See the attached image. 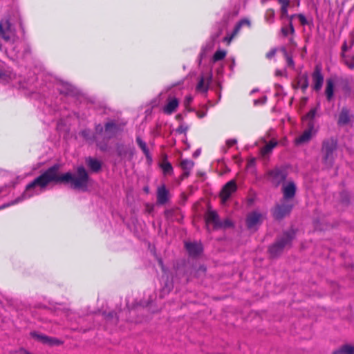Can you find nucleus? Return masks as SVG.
I'll return each instance as SVG.
<instances>
[{"label": "nucleus", "instance_id": "obj_36", "mask_svg": "<svg viewBox=\"0 0 354 354\" xmlns=\"http://www.w3.org/2000/svg\"><path fill=\"white\" fill-rule=\"evenodd\" d=\"M193 100V97L191 95L186 96L185 99V104L186 106L189 105Z\"/></svg>", "mask_w": 354, "mask_h": 354}, {"label": "nucleus", "instance_id": "obj_29", "mask_svg": "<svg viewBox=\"0 0 354 354\" xmlns=\"http://www.w3.org/2000/svg\"><path fill=\"white\" fill-rule=\"evenodd\" d=\"M161 167L165 174H169L173 171V167L169 162L163 163Z\"/></svg>", "mask_w": 354, "mask_h": 354}, {"label": "nucleus", "instance_id": "obj_15", "mask_svg": "<svg viewBox=\"0 0 354 354\" xmlns=\"http://www.w3.org/2000/svg\"><path fill=\"white\" fill-rule=\"evenodd\" d=\"M169 198V192L165 185H161L158 188L157 201L159 204H165Z\"/></svg>", "mask_w": 354, "mask_h": 354}, {"label": "nucleus", "instance_id": "obj_33", "mask_svg": "<svg viewBox=\"0 0 354 354\" xmlns=\"http://www.w3.org/2000/svg\"><path fill=\"white\" fill-rule=\"evenodd\" d=\"M297 17H298V18H299V21H300V22H301V24L302 25H305V24H307V19H306V17L304 15L299 14V15H298Z\"/></svg>", "mask_w": 354, "mask_h": 354}, {"label": "nucleus", "instance_id": "obj_34", "mask_svg": "<svg viewBox=\"0 0 354 354\" xmlns=\"http://www.w3.org/2000/svg\"><path fill=\"white\" fill-rule=\"evenodd\" d=\"M11 76H12V74H9V75H6L4 73H2L1 71H0V80H3V81H8V79H10L11 78Z\"/></svg>", "mask_w": 354, "mask_h": 354}, {"label": "nucleus", "instance_id": "obj_9", "mask_svg": "<svg viewBox=\"0 0 354 354\" xmlns=\"http://www.w3.org/2000/svg\"><path fill=\"white\" fill-rule=\"evenodd\" d=\"M353 122L354 115L347 108H342L338 116L337 124L339 126H344L351 124Z\"/></svg>", "mask_w": 354, "mask_h": 354}, {"label": "nucleus", "instance_id": "obj_35", "mask_svg": "<svg viewBox=\"0 0 354 354\" xmlns=\"http://www.w3.org/2000/svg\"><path fill=\"white\" fill-rule=\"evenodd\" d=\"M234 35H234V30L233 33L230 36H229V37L227 36L224 38V41H226L227 44H230V43L231 42V41L233 39Z\"/></svg>", "mask_w": 354, "mask_h": 354}, {"label": "nucleus", "instance_id": "obj_5", "mask_svg": "<svg viewBox=\"0 0 354 354\" xmlns=\"http://www.w3.org/2000/svg\"><path fill=\"white\" fill-rule=\"evenodd\" d=\"M179 104V99L174 95H169L165 104L162 105L161 110L163 113L166 115H171L177 111Z\"/></svg>", "mask_w": 354, "mask_h": 354}, {"label": "nucleus", "instance_id": "obj_48", "mask_svg": "<svg viewBox=\"0 0 354 354\" xmlns=\"http://www.w3.org/2000/svg\"><path fill=\"white\" fill-rule=\"evenodd\" d=\"M254 162V159L251 160L250 162V165H253Z\"/></svg>", "mask_w": 354, "mask_h": 354}, {"label": "nucleus", "instance_id": "obj_47", "mask_svg": "<svg viewBox=\"0 0 354 354\" xmlns=\"http://www.w3.org/2000/svg\"><path fill=\"white\" fill-rule=\"evenodd\" d=\"M342 49H343V50H346V44L343 46Z\"/></svg>", "mask_w": 354, "mask_h": 354}, {"label": "nucleus", "instance_id": "obj_14", "mask_svg": "<svg viewBox=\"0 0 354 354\" xmlns=\"http://www.w3.org/2000/svg\"><path fill=\"white\" fill-rule=\"evenodd\" d=\"M185 248L191 256H196L203 251L201 243H185Z\"/></svg>", "mask_w": 354, "mask_h": 354}, {"label": "nucleus", "instance_id": "obj_13", "mask_svg": "<svg viewBox=\"0 0 354 354\" xmlns=\"http://www.w3.org/2000/svg\"><path fill=\"white\" fill-rule=\"evenodd\" d=\"M262 215L258 212H253L247 218V225L249 229L253 230L261 222Z\"/></svg>", "mask_w": 354, "mask_h": 354}, {"label": "nucleus", "instance_id": "obj_38", "mask_svg": "<svg viewBox=\"0 0 354 354\" xmlns=\"http://www.w3.org/2000/svg\"><path fill=\"white\" fill-rule=\"evenodd\" d=\"M275 53H276V50L273 49V50H270V52H268L267 53L266 56L268 58H271L272 57H273L275 55Z\"/></svg>", "mask_w": 354, "mask_h": 354}, {"label": "nucleus", "instance_id": "obj_41", "mask_svg": "<svg viewBox=\"0 0 354 354\" xmlns=\"http://www.w3.org/2000/svg\"><path fill=\"white\" fill-rule=\"evenodd\" d=\"M281 31H282L283 34L285 36L288 35V30H286V29H285V28H282V29H281Z\"/></svg>", "mask_w": 354, "mask_h": 354}, {"label": "nucleus", "instance_id": "obj_4", "mask_svg": "<svg viewBox=\"0 0 354 354\" xmlns=\"http://www.w3.org/2000/svg\"><path fill=\"white\" fill-rule=\"evenodd\" d=\"M337 147V142L334 139H328L324 142L322 151L324 153L326 162L331 163L333 160V153Z\"/></svg>", "mask_w": 354, "mask_h": 354}, {"label": "nucleus", "instance_id": "obj_8", "mask_svg": "<svg viewBox=\"0 0 354 354\" xmlns=\"http://www.w3.org/2000/svg\"><path fill=\"white\" fill-rule=\"evenodd\" d=\"M236 190V185L234 180L227 183L220 193L222 203L224 204Z\"/></svg>", "mask_w": 354, "mask_h": 354}, {"label": "nucleus", "instance_id": "obj_40", "mask_svg": "<svg viewBox=\"0 0 354 354\" xmlns=\"http://www.w3.org/2000/svg\"><path fill=\"white\" fill-rule=\"evenodd\" d=\"M102 129H103V127H102V125H100H100H98V126H97V127H96V131H100V132H101V131H102Z\"/></svg>", "mask_w": 354, "mask_h": 354}, {"label": "nucleus", "instance_id": "obj_30", "mask_svg": "<svg viewBox=\"0 0 354 354\" xmlns=\"http://www.w3.org/2000/svg\"><path fill=\"white\" fill-rule=\"evenodd\" d=\"M282 52L286 58V62H287L288 66L293 68L295 66V64H294V61H293L292 58L287 54V52L284 48L282 49Z\"/></svg>", "mask_w": 354, "mask_h": 354}, {"label": "nucleus", "instance_id": "obj_44", "mask_svg": "<svg viewBox=\"0 0 354 354\" xmlns=\"http://www.w3.org/2000/svg\"><path fill=\"white\" fill-rule=\"evenodd\" d=\"M290 32H294V28H293L292 25V24H291V23L290 24Z\"/></svg>", "mask_w": 354, "mask_h": 354}, {"label": "nucleus", "instance_id": "obj_23", "mask_svg": "<svg viewBox=\"0 0 354 354\" xmlns=\"http://www.w3.org/2000/svg\"><path fill=\"white\" fill-rule=\"evenodd\" d=\"M180 165L182 169L185 171V174L188 175L189 171L194 167V162L191 160L185 159L181 161Z\"/></svg>", "mask_w": 354, "mask_h": 354}, {"label": "nucleus", "instance_id": "obj_45", "mask_svg": "<svg viewBox=\"0 0 354 354\" xmlns=\"http://www.w3.org/2000/svg\"><path fill=\"white\" fill-rule=\"evenodd\" d=\"M268 13H270L272 17H274V12L272 10H270L268 12Z\"/></svg>", "mask_w": 354, "mask_h": 354}, {"label": "nucleus", "instance_id": "obj_25", "mask_svg": "<svg viewBox=\"0 0 354 354\" xmlns=\"http://www.w3.org/2000/svg\"><path fill=\"white\" fill-rule=\"evenodd\" d=\"M243 26H250V21L247 19L241 20L234 28V35H236L239 32L241 27Z\"/></svg>", "mask_w": 354, "mask_h": 354}, {"label": "nucleus", "instance_id": "obj_22", "mask_svg": "<svg viewBox=\"0 0 354 354\" xmlns=\"http://www.w3.org/2000/svg\"><path fill=\"white\" fill-rule=\"evenodd\" d=\"M297 86L304 91L308 88V80L306 75H302L298 77Z\"/></svg>", "mask_w": 354, "mask_h": 354}, {"label": "nucleus", "instance_id": "obj_43", "mask_svg": "<svg viewBox=\"0 0 354 354\" xmlns=\"http://www.w3.org/2000/svg\"><path fill=\"white\" fill-rule=\"evenodd\" d=\"M200 153H201V151H200V150H197V151H196L194 152V156L197 157V156L200 154Z\"/></svg>", "mask_w": 354, "mask_h": 354}, {"label": "nucleus", "instance_id": "obj_49", "mask_svg": "<svg viewBox=\"0 0 354 354\" xmlns=\"http://www.w3.org/2000/svg\"><path fill=\"white\" fill-rule=\"evenodd\" d=\"M1 49V45H0V50Z\"/></svg>", "mask_w": 354, "mask_h": 354}, {"label": "nucleus", "instance_id": "obj_19", "mask_svg": "<svg viewBox=\"0 0 354 354\" xmlns=\"http://www.w3.org/2000/svg\"><path fill=\"white\" fill-rule=\"evenodd\" d=\"M333 354H354V344H347L333 351Z\"/></svg>", "mask_w": 354, "mask_h": 354}, {"label": "nucleus", "instance_id": "obj_32", "mask_svg": "<svg viewBox=\"0 0 354 354\" xmlns=\"http://www.w3.org/2000/svg\"><path fill=\"white\" fill-rule=\"evenodd\" d=\"M266 100H267L266 96L263 95L259 99L254 100V104L255 105L263 104L264 103H266Z\"/></svg>", "mask_w": 354, "mask_h": 354}, {"label": "nucleus", "instance_id": "obj_31", "mask_svg": "<svg viewBox=\"0 0 354 354\" xmlns=\"http://www.w3.org/2000/svg\"><path fill=\"white\" fill-rule=\"evenodd\" d=\"M116 129V126L113 122H108L105 126V131L107 133H111L113 131H115Z\"/></svg>", "mask_w": 354, "mask_h": 354}, {"label": "nucleus", "instance_id": "obj_21", "mask_svg": "<svg viewBox=\"0 0 354 354\" xmlns=\"http://www.w3.org/2000/svg\"><path fill=\"white\" fill-rule=\"evenodd\" d=\"M278 142L275 140H270L265 147L261 149L262 156H266L272 151V150L277 145Z\"/></svg>", "mask_w": 354, "mask_h": 354}, {"label": "nucleus", "instance_id": "obj_20", "mask_svg": "<svg viewBox=\"0 0 354 354\" xmlns=\"http://www.w3.org/2000/svg\"><path fill=\"white\" fill-rule=\"evenodd\" d=\"M86 162L88 167L93 171H97L101 168V162L96 159L88 158L86 160Z\"/></svg>", "mask_w": 354, "mask_h": 354}, {"label": "nucleus", "instance_id": "obj_6", "mask_svg": "<svg viewBox=\"0 0 354 354\" xmlns=\"http://www.w3.org/2000/svg\"><path fill=\"white\" fill-rule=\"evenodd\" d=\"M205 220L207 225L212 224L214 227H228L232 225L228 221H226L224 223H221L217 213L212 210L208 211L207 213Z\"/></svg>", "mask_w": 354, "mask_h": 354}, {"label": "nucleus", "instance_id": "obj_17", "mask_svg": "<svg viewBox=\"0 0 354 354\" xmlns=\"http://www.w3.org/2000/svg\"><path fill=\"white\" fill-rule=\"evenodd\" d=\"M335 90V82L332 79H328L326 80V85L325 88V94L328 101H330L333 98Z\"/></svg>", "mask_w": 354, "mask_h": 354}, {"label": "nucleus", "instance_id": "obj_26", "mask_svg": "<svg viewBox=\"0 0 354 354\" xmlns=\"http://www.w3.org/2000/svg\"><path fill=\"white\" fill-rule=\"evenodd\" d=\"M279 2L281 5V12L283 15H288V8L289 6L290 0H279Z\"/></svg>", "mask_w": 354, "mask_h": 354}, {"label": "nucleus", "instance_id": "obj_42", "mask_svg": "<svg viewBox=\"0 0 354 354\" xmlns=\"http://www.w3.org/2000/svg\"><path fill=\"white\" fill-rule=\"evenodd\" d=\"M158 263L160 264V266H161L162 270H165V268H164V266H163V262L161 259H159L158 260Z\"/></svg>", "mask_w": 354, "mask_h": 354}, {"label": "nucleus", "instance_id": "obj_28", "mask_svg": "<svg viewBox=\"0 0 354 354\" xmlns=\"http://www.w3.org/2000/svg\"><path fill=\"white\" fill-rule=\"evenodd\" d=\"M316 115V110L312 109L310 110L303 118L304 120H309L310 122L309 124L313 123L312 120L314 119L315 116Z\"/></svg>", "mask_w": 354, "mask_h": 354}, {"label": "nucleus", "instance_id": "obj_24", "mask_svg": "<svg viewBox=\"0 0 354 354\" xmlns=\"http://www.w3.org/2000/svg\"><path fill=\"white\" fill-rule=\"evenodd\" d=\"M227 52L225 50H218L215 52L213 56V61L218 62L222 60L226 56Z\"/></svg>", "mask_w": 354, "mask_h": 354}, {"label": "nucleus", "instance_id": "obj_27", "mask_svg": "<svg viewBox=\"0 0 354 354\" xmlns=\"http://www.w3.org/2000/svg\"><path fill=\"white\" fill-rule=\"evenodd\" d=\"M136 141H137V143L139 145V147L141 148V149L145 153V154H146L147 156L149 154V150H148L146 143L140 138H137Z\"/></svg>", "mask_w": 354, "mask_h": 354}, {"label": "nucleus", "instance_id": "obj_7", "mask_svg": "<svg viewBox=\"0 0 354 354\" xmlns=\"http://www.w3.org/2000/svg\"><path fill=\"white\" fill-rule=\"evenodd\" d=\"M315 133L316 130L314 129V124H308V128L301 136L295 138V143L297 145L307 143Z\"/></svg>", "mask_w": 354, "mask_h": 354}, {"label": "nucleus", "instance_id": "obj_12", "mask_svg": "<svg viewBox=\"0 0 354 354\" xmlns=\"http://www.w3.org/2000/svg\"><path fill=\"white\" fill-rule=\"evenodd\" d=\"M286 177V174L284 171L275 169L269 173L270 180L276 185L283 182Z\"/></svg>", "mask_w": 354, "mask_h": 354}, {"label": "nucleus", "instance_id": "obj_16", "mask_svg": "<svg viewBox=\"0 0 354 354\" xmlns=\"http://www.w3.org/2000/svg\"><path fill=\"white\" fill-rule=\"evenodd\" d=\"M210 81L211 76H208L207 77H201L196 86V91L203 93H206L208 90Z\"/></svg>", "mask_w": 354, "mask_h": 354}, {"label": "nucleus", "instance_id": "obj_1", "mask_svg": "<svg viewBox=\"0 0 354 354\" xmlns=\"http://www.w3.org/2000/svg\"><path fill=\"white\" fill-rule=\"evenodd\" d=\"M58 170V165H54L47 169L44 173L26 186V190L21 196V199L18 198L11 204L13 205L22 199L28 198L40 194L45 189L46 187L52 182L70 183L71 187L74 189L82 191L86 189L88 177L86 171L83 167L77 168V176H74L70 172L59 175Z\"/></svg>", "mask_w": 354, "mask_h": 354}, {"label": "nucleus", "instance_id": "obj_37", "mask_svg": "<svg viewBox=\"0 0 354 354\" xmlns=\"http://www.w3.org/2000/svg\"><path fill=\"white\" fill-rule=\"evenodd\" d=\"M226 143L228 145V147H232V145L236 143V140L235 139H230L227 140Z\"/></svg>", "mask_w": 354, "mask_h": 354}, {"label": "nucleus", "instance_id": "obj_18", "mask_svg": "<svg viewBox=\"0 0 354 354\" xmlns=\"http://www.w3.org/2000/svg\"><path fill=\"white\" fill-rule=\"evenodd\" d=\"M32 337L39 340L40 342L50 345L58 344L59 341L55 339L50 338L46 335L37 334L36 333H31Z\"/></svg>", "mask_w": 354, "mask_h": 354}, {"label": "nucleus", "instance_id": "obj_39", "mask_svg": "<svg viewBox=\"0 0 354 354\" xmlns=\"http://www.w3.org/2000/svg\"><path fill=\"white\" fill-rule=\"evenodd\" d=\"M346 64L351 69H353L354 68V62L351 63L346 62Z\"/></svg>", "mask_w": 354, "mask_h": 354}, {"label": "nucleus", "instance_id": "obj_10", "mask_svg": "<svg viewBox=\"0 0 354 354\" xmlns=\"http://www.w3.org/2000/svg\"><path fill=\"white\" fill-rule=\"evenodd\" d=\"M312 77L313 88L317 91H320L324 82V76L320 67L317 66L315 68Z\"/></svg>", "mask_w": 354, "mask_h": 354}, {"label": "nucleus", "instance_id": "obj_3", "mask_svg": "<svg viewBox=\"0 0 354 354\" xmlns=\"http://www.w3.org/2000/svg\"><path fill=\"white\" fill-rule=\"evenodd\" d=\"M0 39L10 44H13L17 39L15 28L7 19L0 21Z\"/></svg>", "mask_w": 354, "mask_h": 354}, {"label": "nucleus", "instance_id": "obj_11", "mask_svg": "<svg viewBox=\"0 0 354 354\" xmlns=\"http://www.w3.org/2000/svg\"><path fill=\"white\" fill-rule=\"evenodd\" d=\"M292 237L287 235V238L285 241H280L270 246L269 248L270 256L275 257L279 254L281 252L282 249L289 243Z\"/></svg>", "mask_w": 354, "mask_h": 354}, {"label": "nucleus", "instance_id": "obj_2", "mask_svg": "<svg viewBox=\"0 0 354 354\" xmlns=\"http://www.w3.org/2000/svg\"><path fill=\"white\" fill-rule=\"evenodd\" d=\"M283 200L282 203L276 207L274 211V216L276 218L280 219L290 213L292 208V204L290 201L296 192V185L292 181H288L282 187Z\"/></svg>", "mask_w": 354, "mask_h": 354}, {"label": "nucleus", "instance_id": "obj_46", "mask_svg": "<svg viewBox=\"0 0 354 354\" xmlns=\"http://www.w3.org/2000/svg\"><path fill=\"white\" fill-rule=\"evenodd\" d=\"M8 205H10V204L4 205L1 206V207H0V209H3V208H4V207H8Z\"/></svg>", "mask_w": 354, "mask_h": 354}]
</instances>
